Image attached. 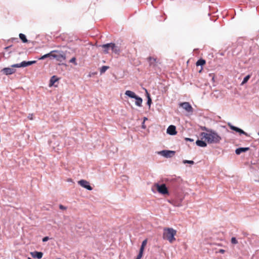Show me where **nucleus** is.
<instances>
[{
    "instance_id": "12",
    "label": "nucleus",
    "mask_w": 259,
    "mask_h": 259,
    "mask_svg": "<svg viewBox=\"0 0 259 259\" xmlns=\"http://www.w3.org/2000/svg\"><path fill=\"white\" fill-rule=\"evenodd\" d=\"M30 254L33 258H37L38 259H40L42 258L43 253L41 252H38V251H34V252H31Z\"/></svg>"
},
{
    "instance_id": "37",
    "label": "nucleus",
    "mask_w": 259,
    "mask_h": 259,
    "mask_svg": "<svg viewBox=\"0 0 259 259\" xmlns=\"http://www.w3.org/2000/svg\"><path fill=\"white\" fill-rule=\"evenodd\" d=\"M185 140H186V141H191V142L193 141V139H190V138H186L185 139Z\"/></svg>"
},
{
    "instance_id": "5",
    "label": "nucleus",
    "mask_w": 259,
    "mask_h": 259,
    "mask_svg": "<svg viewBox=\"0 0 259 259\" xmlns=\"http://www.w3.org/2000/svg\"><path fill=\"white\" fill-rule=\"evenodd\" d=\"M155 186L159 193L163 195L168 194V191L165 184L159 185L158 184H156Z\"/></svg>"
},
{
    "instance_id": "8",
    "label": "nucleus",
    "mask_w": 259,
    "mask_h": 259,
    "mask_svg": "<svg viewBox=\"0 0 259 259\" xmlns=\"http://www.w3.org/2000/svg\"><path fill=\"white\" fill-rule=\"evenodd\" d=\"M180 106L188 112H193V108L188 102H183L180 104Z\"/></svg>"
},
{
    "instance_id": "15",
    "label": "nucleus",
    "mask_w": 259,
    "mask_h": 259,
    "mask_svg": "<svg viewBox=\"0 0 259 259\" xmlns=\"http://www.w3.org/2000/svg\"><path fill=\"white\" fill-rule=\"evenodd\" d=\"M125 95L128 96L129 97L131 98H135L137 96V95L135 94V93L132 91H126L125 93Z\"/></svg>"
},
{
    "instance_id": "11",
    "label": "nucleus",
    "mask_w": 259,
    "mask_h": 259,
    "mask_svg": "<svg viewBox=\"0 0 259 259\" xmlns=\"http://www.w3.org/2000/svg\"><path fill=\"white\" fill-rule=\"evenodd\" d=\"M2 71L6 75H11L16 72V70L12 68H4Z\"/></svg>"
},
{
    "instance_id": "1",
    "label": "nucleus",
    "mask_w": 259,
    "mask_h": 259,
    "mask_svg": "<svg viewBox=\"0 0 259 259\" xmlns=\"http://www.w3.org/2000/svg\"><path fill=\"white\" fill-rule=\"evenodd\" d=\"M208 133H202L201 136L204 138L208 143H219L222 140L221 137L215 132L207 130Z\"/></svg>"
},
{
    "instance_id": "38",
    "label": "nucleus",
    "mask_w": 259,
    "mask_h": 259,
    "mask_svg": "<svg viewBox=\"0 0 259 259\" xmlns=\"http://www.w3.org/2000/svg\"><path fill=\"white\" fill-rule=\"evenodd\" d=\"M28 259H31L30 257H28Z\"/></svg>"
},
{
    "instance_id": "25",
    "label": "nucleus",
    "mask_w": 259,
    "mask_h": 259,
    "mask_svg": "<svg viewBox=\"0 0 259 259\" xmlns=\"http://www.w3.org/2000/svg\"><path fill=\"white\" fill-rule=\"evenodd\" d=\"M230 126V127L231 130H233V131H235L237 132H238V131L239 130V128L237 127H236L235 126H233V125H229Z\"/></svg>"
},
{
    "instance_id": "6",
    "label": "nucleus",
    "mask_w": 259,
    "mask_h": 259,
    "mask_svg": "<svg viewBox=\"0 0 259 259\" xmlns=\"http://www.w3.org/2000/svg\"><path fill=\"white\" fill-rule=\"evenodd\" d=\"M36 62V61H23L20 64H16L12 65V67H25L32 64H35Z\"/></svg>"
},
{
    "instance_id": "7",
    "label": "nucleus",
    "mask_w": 259,
    "mask_h": 259,
    "mask_svg": "<svg viewBox=\"0 0 259 259\" xmlns=\"http://www.w3.org/2000/svg\"><path fill=\"white\" fill-rule=\"evenodd\" d=\"M78 184L81 187L89 190H92L93 188L90 185V183L86 180H81L78 182Z\"/></svg>"
},
{
    "instance_id": "24",
    "label": "nucleus",
    "mask_w": 259,
    "mask_h": 259,
    "mask_svg": "<svg viewBox=\"0 0 259 259\" xmlns=\"http://www.w3.org/2000/svg\"><path fill=\"white\" fill-rule=\"evenodd\" d=\"M143 251H142V250L139 251V253L138 255H137L136 259H141L142 258V257L143 256Z\"/></svg>"
},
{
    "instance_id": "35",
    "label": "nucleus",
    "mask_w": 259,
    "mask_h": 259,
    "mask_svg": "<svg viewBox=\"0 0 259 259\" xmlns=\"http://www.w3.org/2000/svg\"><path fill=\"white\" fill-rule=\"evenodd\" d=\"M48 240H49V237H44L42 239V241L43 242H46V241H48Z\"/></svg>"
},
{
    "instance_id": "26",
    "label": "nucleus",
    "mask_w": 259,
    "mask_h": 259,
    "mask_svg": "<svg viewBox=\"0 0 259 259\" xmlns=\"http://www.w3.org/2000/svg\"><path fill=\"white\" fill-rule=\"evenodd\" d=\"M231 243L232 244H236L238 243V241L237 240H236V238L235 237H232L231 238Z\"/></svg>"
},
{
    "instance_id": "33",
    "label": "nucleus",
    "mask_w": 259,
    "mask_h": 259,
    "mask_svg": "<svg viewBox=\"0 0 259 259\" xmlns=\"http://www.w3.org/2000/svg\"><path fill=\"white\" fill-rule=\"evenodd\" d=\"M59 208H60V209H63V210H65V209H66V207H65V206H64L63 205H61V204H60V205H59Z\"/></svg>"
},
{
    "instance_id": "3",
    "label": "nucleus",
    "mask_w": 259,
    "mask_h": 259,
    "mask_svg": "<svg viewBox=\"0 0 259 259\" xmlns=\"http://www.w3.org/2000/svg\"><path fill=\"white\" fill-rule=\"evenodd\" d=\"M102 47L105 49L104 52L105 54H107L108 53V50L109 48H110L112 51L116 54H119L120 52V48L114 43L105 44L102 45Z\"/></svg>"
},
{
    "instance_id": "10",
    "label": "nucleus",
    "mask_w": 259,
    "mask_h": 259,
    "mask_svg": "<svg viewBox=\"0 0 259 259\" xmlns=\"http://www.w3.org/2000/svg\"><path fill=\"white\" fill-rule=\"evenodd\" d=\"M167 133L170 135H175L177 134L176 127L175 125H171L167 129Z\"/></svg>"
},
{
    "instance_id": "29",
    "label": "nucleus",
    "mask_w": 259,
    "mask_h": 259,
    "mask_svg": "<svg viewBox=\"0 0 259 259\" xmlns=\"http://www.w3.org/2000/svg\"><path fill=\"white\" fill-rule=\"evenodd\" d=\"M238 133H239L240 134H244L245 135H246V136H248L247 134L246 133H245V132H244L242 130L239 128V131H238Z\"/></svg>"
},
{
    "instance_id": "20",
    "label": "nucleus",
    "mask_w": 259,
    "mask_h": 259,
    "mask_svg": "<svg viewBox=\"0 0 259 259\" xmlns=\"http://www.w3.org/2000/svg\"><path fill=\"white\" fill-rule=\"evenodd\" d=\"M19 37L22 40L23 42L26 43L28 41L25 35L24 34H22V33L19 34Z\"/></svg>"
},
{
    "instance_id": "28",
    "label": "nucleus",
    "mask_w": 259,
    "mask_h": 259,
    "mask_svg": "<svg viewBox=\"0 0 259 259\" xmlns=\"http://www.w3.org/2000/svg\"><path fill=\"white\" fill-rule=\"evenodd\" d=\"M184 163H189V164H194V161H192V160H184L183 161Z\"/></svg>"
},
{
    "instance_id": "16",
    "label": "nucleus",
    "mask_w": 259,
    "mask_h": 259,
    "mask_svg": "<svg viewBox=\"0 0 259 259\" xmlns=\"http://www.w3.org/2000/svg\"><path fill=\"white\" fill-rule=\"evenodd\" d=\"M196 143L197 146L201 147H205L207 146L206 143L204 141L202 140H198L196 141Z\"/></svg>"
},
{
    "instance_id": "14",
    "label": "nucleus",
    "mask_w": 259,
    "mask_h": 259,
    "mask_svg": "<svg viewBox=\"0 0 259 259\" xmlns=\"http://www.w3.org/2000/svg\"><path fill=\"white\" fill-rule=\"evenodd\" d=\"M249 150V147L239 148H237L235 150V153L236 154L239 155V154H241V153L246 152V151H248Z\"/></svg>"
},
{
    "instance_id": "27",
    "label": "nucleus",
    "mask_w": 259,
    "mask_h": 259,
    "mask_svg": "<svg viewBox=\"0 0 259 259\" xmlns=\"http://www.w3.org/2000/svg\"><path fill=\"white\" fill-rule=\"evenodd\" d=\"M70 62L73 63L75 65H77V63L76 62V58L75 57H73L72 58H71L70 60Z\"/></svg>"
},
{
    "instance_id": "34",
    "label": "nucleus",
    "mask_w": 259,
    "mask_h": 259,
    "mask_svg": "<svg viewBox=\"0 0 259 259\" xmlns=\"http://www.w3.org/2000/svg\"><path fill=\"white\" fill-rule=\"evenodd\" d=\"M145 247V246L141 245L140 249V251L142 250V251L144 252Z\"/></svg>"
},
{
    "instance_id": "23",
    "label": "nucleus",
    "mask_w": 259,
    "mask_h": 259,
    "mask_svg": "<svg viewBox=\"0 0 259 259\" xmlns=\"http://www.w3.org/2000/svg\"><path fill=\"white\" fill-rule=\"evenodd\" d=\"M108 68H109L108 66H102L100 69L101 73H104Z\"/></svg>"
},
{
    "instance_id": "36",
    "label": "nucleus",
    "mask_w": 259,
    "mask_h": 259,
    "mask_svg": "<svg viewBox=\"0 0 259 259\" xmlns=\"http://www.w3.org/2000/svg\"><path fill=\"white\" fill-rule=\"evenodd\" d=\"M219 252L221 253H224L225 252V250L223 249H221L219 250Z\"/></svg>"
},
{
    "instance_id": "21",
    "label": "nucleus",
    "mask_w": 259,
    "mask_h": 259,
    "mask_svg": "<svg viewBox=\"0 0 259 259\" xmlns=\"http://www.w3.org/2000/svg\"><path fill=\"white\" fill-rule=\"evenodd\" d=\"M205 63H206V62L204 60L199 59L197 61L196 65V66H199V65L202 66V65H204L205 64Z\"/></svg>"
},
{
    "instance_id": "32",
    "label": "nucleus",
    "mask_w": 259,
    "mask_h": 259,
    "mask_svg": "<svg viewBox=\"0 0 259 259\" xmlns=\"http://www.w3.org/2000/svg\"><path fill=\"white\" fill-rule=\"evenodd\" d=\"M147 239H145V240L142 242V245H144V246H146V245H147Z\"/></svg>"
},
{
    "instance_id": "13",
    "label": "nucleus",
    "mask_w": 259,
    "mask_h": 259,
    "mask_svg": "<svg viewBox=\"0 0 259 259\" xmlns=\"http://www.w3.org/2000/svg\"><path fill=\"white\" fill-rule=\"evenodd\" d=\"M150 66L154 67L156 64L157 59L152 57H149L147 58Z\"/></svg>"
},
{
    "instance_id": "9",
    "label": "nucleus",
    "mask_w": 259,
    "mask_h": 259,
    "mask_svg": "<svg viewBox=\"0 0 259 259\" xmlns=\"http://www.w3.org/2000/svg\"><path fill=\"white\" fill-rule=\"evenodd\" d=\"M161 154L165 157H171L175 154V151L170 150H163L161 152Z\"/></svg>"
},
{
    "instance_id": "30",
    "label": "nucleus",
    "mask_w": 259,
    "mask_h": 259,
    "mask_svg": "<svg viewBox=\"0 0 259 259\" xmlns=\"http://www.w3.org/2000/svg\"><path fill=\"white\" fill-rule=\"evenodd\" d=\"M148 99L147 101V104L149 105V106H150L151 104L152 103V100H151V98H150L149 95L148 96Z\"/></svg>"
},
{
    "instance_id": "19",
    "label": "nucleus",
    "mask_w": 259,
    "mask_h": 259,
    "mask_svg": "<svg viewBox=\"0 0 259 259\" xmlns=\"http://www.w3.org/2000/svg\"><path fill=\"white\" fill-rule=\"evenodd\" d=\"M55 52V51H51L50 53L41 56L39 59V60H44L47 57H52V54H53V52Z\"/></svg>"
},
{
    "instance_id": "4",
    "label": "nucleus",
    "mask_w": 259,
    "mask_h": 259,
    "mask_svg": "<svg viewBox=\"0 0 259 259\" xmlns=\"http://www.w3.org/2000/svg\"><path fill=\"white\" fill-rule=\"evenodd\" d=\"M53 51L55 52H53L52 57L55 58L58 61L62 62L66 59L65 54L63 52L58 50H53Z\"/></svg>"
},
{
    "instance_id": "31",
    "label": "nucleus",
    "mask_w": 259,
    "mask_h": 259,
    "mask_svg": "<svg viewBox=\"0 0 259 259\" xmlns=\"http://www.w3.org/2000/svg\"><path fill=\"white\" fill-rule=\"evenodd\" d=\"M33 114H29L28 116V118L30 120H32L33 119Z\"/></svg>"
},
{
    "instance_id": "17",
    "label": "nucleus",
    "mask_w": 259,
    "mask_h": 259,
    "mask_svg": "<svg viewBox=\"0 0 259 259\" xmlns=\"http://www.w3.org/2000/svg\"><path fill=\"white\" fill-rule=\"evenodd\" d=\"M135 99L136 100V101L135 103L136 105H137L138 106L141 107L142 106V102H143L142 99L137 96H136V97Z\"/></svg>"
},
{
    "instance_id": "2",
    "label": "nucleus",
    "mask_w": 259,
    "mask_h": 259,
    "mask_svg": "<svg viewBox=\"0 0 259 259\" xmlns=\"http://www.w3.org/2000/svg\"><path fill=\"white\" fill-rule=\"evenodd\" d=\"M177 231L171 228H165L163 229V238L167 240L169 243H172L176 241L175 236L176 235Z\"/></svg>"
},
{
    "instance_id": "22",
    "label": "nucleus",
    "mask_w": 259,
    "mask_h": 259,
    "mask_svg": "<svg viewBox=\"0 0 259 259\" xmlns=\"http://www.w3.org/2000/svg\"><path fill=\"white\" fill-rule=\"evenodd\" d=\"M250 78V75H248L246 76H245L244 78V79L241 83V84H245V83H246Z\"/></svg>"
},
{
    "instance_id": "18",
    "label": "nucleus",
    "mask_w": 259,
    "mask_h": 259,
    "mask_svg": "<svg viewBox=\"0 0 259 259\" xmlns=\"http://www.w3.org/2000/svg\"><path fill=\"white\" fill-rule=\"evenodd\" d=\"M58 80V78L55 75L53 76L50 79V86H52L54 84V83L57 81Z\"/></svg>"
}]
</instances>
